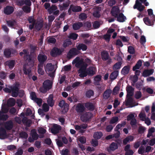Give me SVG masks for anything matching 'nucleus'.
Listing matches in <instances>:
<instances>
[{
    "label": "nucleus",
    "instance_id": "nucleus-1",
    "mask_svg": "<svg viewBox=\"0 0 155 155\" xmlns=\"http://www.w3.org/2000/svg\"><path fill=\"white\" fill-rule=\"evenodd\" d=\"M52 84L53 82L50 80H45L44 81L42 87L40 88V91L43 93H46L51 89Z\"/></svg>",
    "mask_w": 155,
    "mask_h": 155
},
{
    "label": "nucleus",
    "instance_id": "nucleus-2",
    "mask_svg": "<svg viewBox=\"0 0 155 155\" xmlns=\"http://www.w3.org/2000/svg\"><path fill=\"white\" fill-rule=\"evenodd\" d=\"M72 63L73 64H75V66L79 69L87 68L88 65L84 61L83 59H80L79 57H77L74 59Z\"/></svg>",
    "mask_w": 155,
    "mask_h": 155
},
{
    "label": "nucleus",
    "instance_id": "nucleus-3",
    "mask_svg": "<svg viewBox=\"0 0 155 155\" xmlns=\"http://www.w3.org/2000/svg\"><path fill=\"white\" fill-rule=\"evenodd\" d=\"M19 85L20 84L18 83H17L15 85L11 86L10 87V88L11 89V95L12 97H16L18 96L19 91Z\"/></svg>",
    "mask_w": 155,
    "mask_h": 155
},
{
    "label": "nucleus",
    "instance_id": "nucleus-4",
    "mask_svg": "<svg viewBox=\"0 0 155 155\" xmlns=\"http://www.w3.org/2000/svg\"><path fill=\"white\" fill-rule=\"evenodd\" d=\"M92 116L91 113L86 112L81 116V119L83 122L85 123L89 121Z\"/></svg>",
    "mask_w": 155,
    "mask_h": 155
},
{
    "label": "nucleus",
    "instance_id": "nucleus-5",
    "mask_svg": "<svg viewBox=\"0 0 155 155\" xmlns=\"http://www.w3.org/2000/svg\"><path fill=\"white\" fill-rule=\"evenodd\" d=\"M37 59L39 62V66L43 67L45 62L47 59V57L45 54H39L38 56Z\"/></svg>",
    "mask_w": 155,
    "mask_h": 155
},
{
    "label": "nucleus",
    "instance_id": "nucleus-6",
    "mask_svg": "<svg viewBox=\"0 0 155 155\" xmlns=\"http://www.w3.org/2000/svg\"><path fill=\"white\" fill-rule=\"evenodd\" d=\"M16 52L15 49L12 48H6L4 51V54L6 58H9L12 56L11 54H15Z\"/></svg>",
    "mask_w": 155,
    "mask_h": 155
},
{
    "label": "nucleus",
    "instance_id": "nucleus-7",
    "mask_svg": "<svg viewBox=\"0 0 155 155\" xmlns=\"http://www.w3.org/2000/svg\"><path fill=\"white\" fill-rule=\"evenodd\" d=\"M81 8L80 6L71 5L68 10V13L69 15H71L72 12H80L81 11Z\"/></svg>",
    "mask_w": 155,
    "mask_h": 155
},
{
    "label": "nucleus",
    "instance_id": "nucleus-8",
    "mask_svg": "<svg viewBox=\"0 0 155 155\" xmlns=\"http://www.w3.org/2000/svg\"><path fill=\"white\" fill-rule=\"evenodd\" d=\"M63 51H62L60 49L54 47L51 51L50 54L52 57H56L58 56L61 55Z\"/></svg>",
    "mask_w": 155,
    "mask_h": 155
},
{
    "label": "nucleus",
    "instance_id": "nucleus-9",
    "mask_svg": "<svg viewBox=\"0 0 155 155\" xmlns=\"http://www.w3.org/2000/svg\"><path fill=\"white\" fill-rule=\"evenodd\" d=\"M79 52L77 48H73L71 49L67 53V57L68 58L71 59L72 57L78 55Z\"/></svg>",
    "mask_w": 155,
    "mask_h": 155
},
{
    "label": "nucleus",
    "instance_id": "nucleus-10",
    "mask_svg": "<svg viewBox=\"0 0 155 155\" xmlns=\"http://www.w3.org/2000/svg\"><path fill=\"white\" fill-rule=\"evenodd\" d=\"M61 129V126L54 124L51 129V131L52 133L55 134H58Z\"/></svg>",
    "mask_w": 155,
    "mask_h": 155
},
{
    "label": "nucleus",
    "instance_id": "nucleus-11",
    "mask_svg": "<svg viewBox=\"0 0 155 155\" xmlns=\"http://www.w3.org/2000/svg\"><path fill=\"white\" fill-rule=\"evenodd\" d=\"M133 8L134 9H137L139 11L141 12L143 10L145 7L142 4L141 2H139V0H136Z\"/></svg>",
    "mask_w": 155,
    "mask_h": 155
},
{
    "label": "nucleus",
    "instance_id": "nucleus-12",
    "mask_svg": "<svg viewBox=\"0 0 155 155\" xmlns=\"http://www.w3.org/2000/svg\"><path fill=\"white\" fill-rule=\"evenodd\" d=\"M120 10L118 7L116 6H114L111 9L110 14L112 16L116 18L117 17L120 13Z\"/></svg>",
    "mask_w": 155,
    "mask_h": 155
},
{
    "label": "nucleus",
    "instance_id": "nucleus-13",
    "mask_svg": "<svg viewBox=\"0 0 155 155\" xmlns=\"http://www.w3.org/2000/svg\"><path fill=\"white\" fill-rule=\"evenodd\" d=\"M8 111V109L6 106H4L2 107L1 110L0 111V117H2L3 115H5L6 119L5 120H2L3 121L6 120L8 118L9 116L7 114H5L7 113Z\"/></svg>",
    "mask_w": 155,
    "mask_h": 155
},
{
    "label": "nucleus",
    "instance_id": "nucleus-14",
    "mask_svg": "<svg viewBox=\"0 0 155 155\" xmlns=\"http://www.w3.org/2000/svg\"><path fill=\"white\" fill-rule=\"evenodd\" d=\"M85 107L81 103H78L76 105L75 110L78 113H83L85 110Z\"/></svg>",
    "mask_w": 155,
    "mask_h": 155
},
{
    "label": "nucleus",
    "instance_id": "nucleus-15",
    "mask_svg": "<svg viewBox=\"0 0 155 155\" xmlns=\"http://www.w3.org/2000/svg\"><path fill=\"white\" fill-rule=\"evenodd\" d=\"M53 95L52 94H50L47 100V104L51 107H53L54 104V101L53 100Z\"/></svg>",
    "mask_w": 155,
    "mask_h": 155
},
{
    "label": "nucleus",
    "instance_id": "nucleus-16",
    "mask_svg": "<svg viewBox=\"0 0 155 155\" xmlns=\"http://www.w3.org/2000/svg\"><path fill=\"white\" fill-rule=\"evenodd\" d=\"M13 126V123L12 120L8 121L5 123L4 127L7 130H11Z\"/></svg>",
    "mask_w": 155,
    "mask_h": 155
},
{
    "label": "nucleus",
    "instance_id": "nucleus-17",
    "mask_svg": "<svg viewBox=\"0 0 155 155\" xmlns=\"http://www.w3.org/2000/svg\"><path fill=\"white\" fill-rule=\"evenodd\" d=\"M96 69V68L94 67L90 66L86 70L88 75L90 76H92L95 74Z\"/></svg>",
    "mask_w": 155,
    "mask_h": 155
},
{
    "label": "nucleus",
    "instance_id": "nucleus-18",
    "mask_svg": "<svg viewBox=\"0 0 155 155\" xmlns=\"http://www.w3.org/2000/svg\"><path fill=\"white\" fill-rule=\"evenodd\" d=\"M77 49L79 51L81 50L82 51H85L87 48V46L85 44L83 43H80L76 46Z\"/></svg>",
    "mask_w": 155,
    "mask_h": 155
},
{
    "label": "nucleus",
    "instance_id": "nucleus-19",
    "mask_svg": "<svg viewBox=\"0 0 155 155\" xmlns=\"http://www.w3.org/2000/svg\"><path fill=\"white\" fill-rule=\"evenodd\" d=\"M101 58L103 61L107 60L109 58V55L108 52L105 50L103 51L101 53Z\"/></svg>",
    "mask_w": 155,
    "mask_h": 155
},
{
    "label": "nucleus",
    "instance_id": "nucleus-20",
    "mask_svg": "<svg viewBox=\"0 0 155 155\" xmlns=\"http://www.w3.org/2000/svg\"><path fill=\"white\" fill-rule=\"evenodd\" d=\"M86 68L79 69L78 70L79 76L81 78L86 77L87 75V73L86 70Z\"/></svg>",
    "mask_w": 155,
    "mask_h": 155
},
{
    "label": "nucleus",
    "instance_id": "nucleus-21",
    "mask_svg": "<svg viewBox=\"0 0 155 155\" xmlns=\"http://www.w3.org/2000/svg\"><path fill=\"white\" fill-rule=\"evenodd\" d=\"M153 72V69H145L143 71L142 75L144 77H147L152 74Z\"/></svg>",
    "mask_w": 155,
    "mask_h": 155
},
{
    "label": "nucleus",
    "instance_id": "nucleus-22",
    "mask_svg": "<svg viewBox=\"0 0 155 155\" xmlns=\"http://www.w3.org/2000/svg\"><path fill=\"white\" fill-rule=\"evenodd\" d=\"M112 91L110 89H107L104 92L103 94V97L105 99H108L110 96Z\"/></svg>",
    "mask_w": 155,
    "mask_h": 155
},
{
    "label": "nucleus",
    "instance_id": "nucleus-23",
    "mask_svg": "<svg viewBox=\"0 0 155 155\" xmlns=\"http://www.w3.org/2000/svg\"><path fill=\"white\" fill-rule=\"evenodd\" d=\"M7 135L6 130L2 127H0V139H3L6 138Z\"/></svg>",
    "mask_w": 155,
    "mask_h": 155
},
{
    "label": "nucleus",
    "instance_id": "nucleus-24",
    "mask_svg": "<svg viewBox=\"0 0 155 155\" xmlns=\"http://www.w3.org/2000/svg\"><path fill=\"white\" fill-rule=\"evenodd\" d=\"M118 148V146L117 143L113 142L110 145L108 151L109 152H110L111 151H114L117 149Z\"/></svg>",
    "mask_w": 155,
    "mask_h": 155
},
{
    "label": "nucleus",
    "instance_id": "nucleus-25",
    "mask_svg": "<svg viewBox=\"0 0 155 155\" xmlns=\"http://www.w3.org/2000/svg\"><path fill=\"white\" fill-rule=\"evenodd\" d=\"M14 11L13 7L10 6H7L4 10V12L7 15H9L12 14Z\"/></svg>",
    "mask_w": 155,
    "mask_h": 155
},
{
    "label": "nucleus",
    "instance_id": "nucleus-26",
    "mask_svg": "<svg viewBox=\"0 0 155 155\" xmlns=\"http://www.w3.org/2000/svg\"><path fill=\"white\" fill-rule=\"evenodd\" d=\"M150 19L148 17H146L143 18V21L144 23L147 25L149 26L152 25H153V23L155 21H152V18Z\"/></svg>",
    "mask_w": 155,
    "mask_h": 155
},
{
    "label": "nucleus",
    "instance_id": "nucleus-27",
    "mask_svg": "<svg viewBox=\"0 0 155 155\" xmlns=\"http://www.w3.org/2000/svg\"><path fill=\"white\" fill-rule=\"evenodd\" d=\"M101 9L99 7L96 8L94 10V12L93 13V16L95 18H99L101 16L100 11Z\"/></svg>",
    "mask_w": 155,
    "mask_h": 155
},
{
    "label": "nucleus",
    "instance_id": "nucleus-28",
    "mask_svg": "<svg viewBox=\"0 0 155 155\" xmlns=\"http://www.w3.org/2000/svg\"><path fill=\"white\" fill-rule=\"evenodd\" d=\"M83 25L82 22H78L76 23H74L72 27L74 30H77L83 27Z\"/></svg>",
    "mask_w": 155,
    "mask_h": 155
},
{
    "label": "nucleus",
    "instance_id": "nucleus-29",
    "mask_svg": "<svg viewBox=\"0 0 155 155\" xmlns=\"http://www.w3.org/2000/svg\"><path fill=\"white\" fill-rule=\"evenodd\" d=\"M116 18L117 19V21L120 22H124L126 19V17L124 15L123 13H120L119 14L117 17Z\"/></svg>",
    "mask_w": 155,
    "mask_h": 155
},
{
    "label": "nucleus",
    "instance_id": "nucleus-30",
    "mask_svg": "<svg viewBox=\"0 0 155 155\" xmlns=\"http://www.w3.org/2000/svg\"><path fill=\"white\" fill-rule=\"evenodd\" d=\"M130 70V66L129 65L125 66L122 68L121 71V73L123 75L127 74L129 73Z\"/></svg>",
    "mask_w": 155,
    "mask_h": 155
},
{
    "label": "nucleus",
    "instance_id": "nucleus-31",
    "mask_svg": "<svg viewBox=\"0 0 155 155\" xmlns=\"http://www.w3.org/2000/svg\"><path fill=\"white\" fill-rule=\"evenodd\" d=\"M118 75V71L117 70L114 71L112 72L110 75V78L112 81L116 79Z\"/></svg>",
    "mask_w": 155,
    "mask_h": 155
},
{
    "label": "nucleus",
    "instance_id": "nucleus-32",
    "mask_svg": "<svg viewBox=\"0 0 155 155\" xmlns=\"http://www.w3.org/2000/svg\"><path fill=\"white\" fill-rule=\"evenodd\" d=\"M127 98V99L126 101L125 104L126 106H130L131 107L134 106L135 105H133L134 100L132 97H128Z\"/></svg>",
    "mask_w": 155,
    "mask_h": 155
},
{
    "label": "nucleus",
    "instance_id": "nucleus-33",
    "mask_svg": "<svg viewBox=\"0 0 155 155\" xmlns=\"http://www.w3.org/2000/svg\"><path fill=\"white\" fill-rule=\"evenodd\" d=\"M54 68V66L52 65L51 63H48L45 67V71H53Z\"/></svg>",
    "mask_w": 155,
    "mask_h": 155
},
{
    "label": "nucleus",
    "instance_id": "nucleus-34",
    "mask_svg": "<svg viewBox=\"0 0 155 155\" xmlns=\"http://www.w3.org/2000/svg\"><path fill=\"white\" fill-rule=\"evenodd\" d=\"M6 65L10 69H12L15 66V61L14 60H11L6 62Z\"/></svg>",
    "mask_w": 155,
    "mask_h": 155
},
{
    "label": "nucleus",
    "instance_id": "nucleus-35",
    "mask_svg": "<svg viewBox=\"0 0 155 155\" xmlns=\"http://www.w3.org/2000/svg\"><path fill=\"white\" fill-rule=\"evenodd\" d=\"M9 27H13L17 25L16 21L15 20H9L6 21Z\"/></svg>",
    "mask_w": 155,
    "mask_h": 155
},
{
    "label": "nucleus",
    "instance_id": "nucleus-36",
    "mask_svg": "<svg viewBox=\"0 0 155 155\" xmlns=\"http://www.w3.org/2000/svg\"><path fill=\"white\" fill-rule=\"evenodd\" d=\"M101 75L96 76L94 78V84L95 85H100V82L101 80Z\"/></svg>",
    "mask_w": 155,
    "mask_h": 155
},
{
    "label": "nucleus",
    "instance_id": "nucleus-37",
    "mask_svg": "<svg viewBox=\"0 0 155 155\" xmlns=\"http://www.w3.org/2000/svg\"><path fill=\"white\" fill-rule=\"evenodd\" d=\"M58 8L57 6L54 5H52L48 9V11L49 14H51L54 11L56 10Z\"/></svg>",
    "mask_w": 155,
    "mask_h": 155
},
{
    "label": "nucleus",
    "instance_id": "nucleus-38",
    "mask_svg": "<svg viewBox=\"0 0 155 155\" xmlns=\"http://www.w3.org/2000/svg\"><path fill=\"white\" fill-rule=\"evenodd\" d=\"M23 71L24 74L29 75L31 72V68H27L26 66H24Z\"/></svg>",
    "mask_w": 155,
    "mask_h": 155
},
{
    "label": "nucleus",
    "instance_id": "nucleus-39",
    "mask_svg": "<svg viewBox=\"0 0 155 155\" xmlns=\"http://www.w3.org/2000/svg\"><path fill=\"white\" fill-rule=\"evenodd\" d=\"M122 63L121 61H118L114 64L113 69L114 70H117L120 69L121 67Z\"/></svg>",
    "mask_w": 155,
    "mask_h": 155
},
{
    "label": "nucleus",
    "instance_id": "nucleus-40",
    "mask_svg": "<svg viewBox=\"0 0 155 155\" xmlns=\"http://www.w3.org/2000/svg\"><path fill=\"white\" fill-rule=\"evenodd\" d=\"M103 136L102 133L101 132H97L94 133V138L97 140L100 139Z\"/></svg>",
    "mask_w": 155,
    "mask_h": 155
},
{
    "label": "nucleus",
    "instance_id": "nucleus-41",
    "mask_svg": "<svg viewBox=\"0 0 155 155\" xmlns=\"http://www.w3.org/2000/svg\"><path fill=\"white\" fill-rule=\"evenodd\" d=\"M15 100L13 98H9L7 101V104L8 105L10 106H13L15 104Z\"/></svg>",
    "mask_w": 155,
    "mask_h": 155
},
{
    "label": "nucleus",
    "instance_id": "nucleus-42",
    "mask_svg": "<svg viewBox=\"0 0 155 155\" xmlns=\"http://www.w3.org/2000/svg\"><path fill=\"white\" fill-rule=\"evenodd\" d=\"M31 136L33 140H37L38 138V135L35 129L31 130Z\"/></svg>",
    "mask_w": 155,
    "mask_h": 155
},
{
    "label": "nucleus",
    "instance_id": "nucleus-43",
    "mask_svg": "<svg viewBox=\"0 0 155 155\" xmlns=\"http://www.w3.org/2000/svg\"><path fill=\"white\" fill-rule=\"evenodd\" d=\"M148 15L152 18V21H155V16L153 14V10L151 9H149L147 10Z\"/></svg>",
    "mask_w": 155,
    "mask_h": 155
},
{
    "label": "nucleus",
    "instance_id": "nucleus-44",
    "mask_svg": "<svg viewBox=\"0 0 155 155\" xmlns=\"http://www.w3.org/2000/svg\"><path fill=\"white\" fill-rule=\"evenodd\" d=\"M49 106L46 103H44L42 105V109L45 112H47L49 110Z\"/></svg>",
    "mask_w": 155,
    "mask_h": 155
},
{
    "label": "nucleus",
    "instance_id": "nucleus-45",
    "mask_svg": "<svg viewBox=\"0 0 155 155\" xmlns=\"http://www.w3.org/2000/svg\"><path fill=\"white\" fill-rule=\"evenodd\" d=\"M7 73L2 71L0 72V78L2 79H5L6 78Z\"/></svg>",
    "mask_w": 155,
    "mask_h": 155
},
{
    "label": "nucleus",
    "instance_id": "nucleus-46",
    "mask_svg": "<svg viewBox=\"0 0 155 155\" xmlns=\"http://www.w3.org/2000/svg\"><path fill=\"white\" fill-rule=\"evenodd\" d=\"M94 94V91L92 90H89L87 91L86 94V96L87 98H90L91 96H93Z\"/></svg>",
    "mask_w": 155,
    "mask_h": 155
},
{
    "label": "nucleus",
    "instance_id": "nucleus-47",
    "mask_svg": "<svg viewBox=\"0 0 155 155\" xmlns=\"http://www.w3.org/2000/svg\"><path fill=\"white\" fill-rule=\"evenodd\" d=\"M78 34L75 33H71L70 34L68 37L70 39L76 40L78 37Z\"/></svg>",
    "mask_w": 155,
    "mask_h": 155
},
{
    "label": "nucleus",
    "instance_id": "nucleus-48",
    "mask_svg": "<svg viewBox=\"0 0 155 155\" xmlns=\"http://www.w3.org/2000/svg\"><path fill=\"white\" fill-rule=\"evenodd\" d=\"M87 15L84 13H81L79 15V18L81 20L83 21L87 18Z\"/></svg>",
    "mask_w": 155,
    "mask_h": 155
},
{
    "label": "nucleus",
    "instance_id": "nucleus-49",
    "mask_svg": "<svg viewBox=\"0 0 155 155\" xmlns=\"http://www.w3.org/2000/svg\"><path fill=\"white\" fill-rule=\"evenodd\" d=\"M145 151V147L144 146H141L139 148L138 152L139 154L143 155Z\"/></svg>",
    "mask_w": 155,
    "mask_h": 155
},
{
    "label": "nucleus",
    "instance_id": "nucleus-50",
    "mask_svg": "<svg viewBox=\"0 0 155 155\" xmlns=\"http://www.w3.org/2000/svg\"><path fill=\"white\" fill-rule=\"evenodd\" d=\"M22 9L25 12L27 13H30L31 11L30 7L27 6H23L22 7Z\"/></svg>",
    "mask_w": 155,
    "mask_h": 155
},
{
    "label": "nucleus",
    "instance_id": "nucleus-51",
    "mask_svg": "<svg viewBox=\"0 0 155 155\" xmlns=\"http://www.w3.org/2000/svg\"><path fill=\"white\" fill-rule=\"evenodd\" d=\"M86 107L91 110H93L94 109V105L91 103H87L86 104Z\"/></svg>",
    "mask_w": 155,
    "mask_h": 155
},
{
    "label": "nucleus",
    "instance_id": "nucleus-52",
    "mask_svg": "<svg viewBox=\"0 0 155 155\" xmlns=\"http://www.w3.org/2000/svg\"><path fill=\"white\" fill-rule=\"evenodd\" d=\"M20 137L26 139L28 137V134L27 133L25 132H21L19 134Z\"/></svg>",
    "mask_w": 155,
    "mask_h": 155
},
{
    "label": "nucleus",
    "instance_id": "nucleus-53",
    "mask_svg": "<svg viewBox=\"0 0 155 155\" xmlns=\"http://www.w3.org/2000/svg\"><path fill=\"white\" fill-rule=\"evenodd\" d=\"M56 41L55 38L53 37H50L48 40L47 42L48 43L54 44Z\"/></svg>",
    "mask_w": 155,
    "mask_h": 155
},
{
    "label": "nucleus",
    "instance_id": "nucleus-54",
    "mask_svg": "<svg viewBox=\"0 0 155 155\" xmlns=\"http://www.w3.org/2000/svg\"><path fill=\"white\" fill-rule=\"evenodd\" d=\"M119 90V87L117 86H115L112 91V94L114 95H116L117 94Z\"/></svg>",
    "mask_w": 155,
    "mask_h": 155
},
{
    "label": "nucleus",
    "instance_id": "nucleus-55",
    "mask_svg": "<svg viewBox=\"0 0 155 155\" xmlns=\"http://www.w3.org/2000/svg\"><path fill=\"white\" fill-rule=\"evenodd\" d=\"M42 24L41 23L36 24L35 27V29L38 31L40 30L42 27Z\"/></svg>",
    "mask_w": 155,
    "mask_h": 155
},
{
    "label": "nucleus",
    "instance_id": "nucleus-56",
    "mask_svg": "<svg viewBox=\"0 0 155 155\" xmlns=\"http://www.w3.org/2000/svg\"><path fill=\"white\" fill-rule=\"evenodd\" d=\"M43 67H41L39 66V64L38 65V73L41 75H42L44 74V71L42 69Z\"/></svg>",
    "mask_w": 155,
    "mask_h": 155
},
{
    "label": "nucleus",
    "instance_id": "nucleus-57",
    "mask_svg": "<svg viewBox=\"0 0 155 155\" xmlns=\"http://www.w3.org/2000/svg\"><path fill=\"white\" fill-rule=\"evenodd\" d=\"M139 116L141 120L144 121L146 119V115L145 113H140L139 115Z\"/></svg>",
    "mask_w": 155,
    "mask_h": 155
},
{
    "label": "nucleus",
    "instance_id": "nucleus-58",
    "mask_svg": "<svg viewBox=\"0 0 155 155\" xmlns=\"http://www.w3.org/2000/svg\"><path fill=\"white\" fill-rule=\"evenodd\" d=\"M23 150L20 147L18 148L17 151L15 153V155H22L23 153Z\"/></svg>",
    "mask_w": 155,
    "mask_h": 155
},
{
    "label": "nucleus",
    "instance_id": "nucleus-59",
    "mask_svg": "<svg viewBox=\"0 0 155 155\" xmlns=\"http://www.w3.org/2000/svg\"><path fill=\"white\" fill-rule=\"evenodd\" d=\"M100 24L99 21H96L93 24V27L95 29L98 28L100 26Z\"/></svg>",
    "mask_w": 155,
    "mask_h": 155
},
{
    "label": "nucleus",
    "instance_id": "nucleus-60",
    "mask_svg": "<svg viewBox=\"0 0 155 155\" xmlns=\"http://www.w3.org/2000/svg\"><path fill=\"white\" fill-rule=\"evenodd\" d=\"M142 96L141 92L140 91H137L135 95V97L137 99H139Z\"/></svg>",
    "mask_w": 155,
    "mask_h": 155
},
{
    "label": "nucleus",
    "instance_id": "nucleus-61",
    "mask_svg": "<svg viewBox=\"0 0 155 155\" xmlns=\"http://www.w3.org/2000/svg\"><path fill=\"white\" fill-rule=\"evenodd\" d=\"M118 117H115L112 118L110 121V124H114L117 122L118 120Z\"/></svg>",
    "mask_w": 155,
    "mask_h": 155
},
{
    "label": "nucleus",
    "instance_id": "nucleus-62",
    "mask_svg": "<svg viewBox=\"0 0 155 155\" xmlns=\"http://www.w3.org/2000/svg\"><path fill=\"white\" fill-rule=\"evenodd\" d=\"M55 18V17L53 15H50L48 16V18L49 23L51 24L52 22L54 20Z\"/></svg>",
    "mask_w": 155,
    "mask_h": 155
},
{
    "label": "nucleus",
    "instance_id": "nucleus-63",
    "mask_svg": "<svg viewBox=\"0 0 155 155\" xmlns=\"http://www.w3.org/2000/svg\"><path fill=\"white\" fill-rule=\"evenodd\" d=\"M128 51L130 54H133L134 52V48L132 46H129L128 48Z\"/></svg>",
    "mask_w": 155,
    "mask_h": 155
},
{
    "label": "nucleus",
    "instance_id": "nucleus-64",
    "mask_svg": "<svg viewBox=\"0 0 155 155\" xmlns=\"http://www.w3.org/2000/svg\"><path fill=\"white\" fill-rule=\"evenodd\" d=\"M79 141L82 144H84L86 142V139L84 137H81L79 139Z\"/></svg>",
    "mask_w": 155,
    "mask_h": 155
}]
</instances>
